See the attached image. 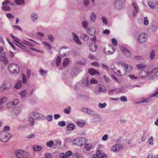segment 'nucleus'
Segmentation results:
<instances>
[{
	"instance_id": "f257e3e1",
	"label": "nucleus",
	"mask_w": 158,
	"mask_h": 158,
	"mask_svg": "<svg viewBox=\"0 0 158 158\" xmlns=\"http://www.w3.org/2000/svg\"><path fill=\"white\" fill-rule=\"evenodd\" d=\"M8 68L12 73L17 74L20 70L19 66L15 63L10 64L8 66Z\"/></svg>"
},
{
	"instance_id": "f03ea898",
	"label": "nucleus",
	"mask_w": 158,
	"mask_h": 158,
	"mask_svg": "<svg viewBox=\"0 0 158 158\" xmlns=\"http://www.w3.org/2000/svg\"><path fill=\"white\" fill-rule=\"evenodd\" d=\"M12 136V135L8 133H6L4 131L0 132V140L6 143Z\"/></svg>"
},
{
	"instance_id": "7ed1b4c3",
	"label": "nucleus",
	"mask_w": 158,
	"mask_h": 158,
	"mask_svg": "<svg viewBox=\"0 0 158 158\" xmlns=\"http://www.w3.org/2000/svg\"><path fill=\"white\" fill-rule=\"evenodd\" d=\"M87 142V140L84 137H78L74 139L73 143L77 146H81L84 145Z\"/></svg>"
},
{
	"instance_id": "20e7f679",
	"label": "nucleus",
	"mask_w": 158,
	"mask_h": 158,
	"mask_svg": "<svg viewBox=\"0 0 158 158\" xmlns=\"http://www.w3.org/2000/svg\"><path fill=\"white\" fill-rule=\"evenodd\" d=\"M148 36L147 34L141 33L138 35L137 40L140 44H143L146 42L148 40Z\"/></svg>"
},
{
	"instance_id": "39448f33",
	"label": "nucleus",
	"mask_w": 158,
	"mask_h": 158,
	"mask_svg": "<svg viewBox=\"0 0 158 158\" xmlns=\"http://www.w3.org/2000/svg\"><path fill=\"white\" fill-rule=\"evenodd\" d=\"M16 156L19 158H26L28 156V153L21 150H18L15 152Z\"/></svg>"
},
{
	"instance_id": "423d86ee",
	"label": "nucleus",
	"mask_w": 158,
	"mask_h": 158,
	"mask_svg": "<svg viewBox=\"0 0 158 158\" xmlns=\"http://www.w3.org/2000/svg\"><path fill=\"white\" fill-rule=\"evenodd\" d=\"M11 87V84L10 82H5L0 87V93L3 92L5 89L9 90Z\"/></svg>"
},
{
	"instance_id": "0eeeda50",
	"label": "nucleus",
	"mask_w": 158,
	"mask_h": 158,
	"mask_svg": "<svg viewBox=\"0 0 158 158\" xmlns=\"http://www.w3.org/2000/svg\"><path fill=\"white\" fill-rule=\"evenodd\" d=\"M123 146L122 144L118 143L113 146L111 150L113 152H116L119 151L120 150L123 149Z\"/></svg>"
},
{
	"instance_id": "6e6552de",
	"label": "nucleus",
	"mask_w": 158,
	"mask_h": 158,
	"mask_svg": "<svg viewBox=\"0 0 158 158\" xmlns=\"http://www.w3.org/2000/svg\"><path fill=\"white\" fill-rule=\"evenodd\" d=\"M29 114L30 116H32L35 120H38L42 118V114L36 112H32Z\"/></svg>"
},
{
	"instance_id": "1a4fd4ad",
	"label": "nucleus",
	"mask_w": 158,
	"mask_h": 158,
	"mask_svg": "<svg viewBox=\"0 0 158 158\" xmlns=\"http://www.w3.org/2000/svg\"><path fill=\"white\" fill-rule=\"evenodd\" d=\"M106 90V89L104 86H100L95 88L94 93L96 94H98L102 92H105Z\"/></svg>"
},
{
	"instance_id": "9d476101",
	"label": "nucleus",
	"mask_w": 158,
	"mask_h": 158,
	"mask_svg": "<svg viewBox=\"0 0 158 158\" xmlns=\"http://www.w3.org/2000/svg\"><path fill=\"white\" fill-rule=\"evenodd\" d=\"M121 49L123 54L127 56L128 57L131 56V52L125 47L123 46H121Z\"/></svg>"
},
{
	"instance_id": "9b49d317",
	"label": "nucleus",
	"mask_w": 158,
	"mask_h": 158,
	"mask_svg": "<svg viewBox=\"0 0 158 158\" xmlns=\"http://www.w3.org/2000/svg\"><path fill=\"white\" fill-rule=\"evenodd\" d=\"M72 155V152L70 151H69L67 152L65 154L63 153H60V158H68V156H71Z\"/></svg>"
},
{
	"instance_id": "f8f14e48",
	"label": "nucleus",
	"mask_w": 158,
	"mask_h": 158,
	"mask_svg": "<svg viewBox=\"0 0 158 158\" xmlns=\"http://www.w3.org/2000/svg\"><path fill=\"white\" fill-rule=\"evenodd\" d=\"M20 112V109L18 107H16L13 109L11 111V114L14 117H17Z\"/></svg>"
},
{
	"instance_id": "ddd939ff",
	"label": "nucleus",
	"mask_w": 158,
	"mask_h": 158,
	"mask_svg": "<svg viewBox=\"0 0 158 158\" xmlns=\"http://www.w3.org/2000/svg\"><path fill=\"white\" fill-rule=\"evenodd\" d=\"M82 85L83 86L87 87L89 85V78L87 76H85L83 78L82 81Z\"/></svg>"
},
{
	"instance_id": "4468645a",
	"label": "nucleus",
	"mask_w": 158,
	"mask_h": 158,
	"mask_svg": "<svg viewBox=\"0 0 158 158\" xmlns=\"http://www.w3.org/2000/svg\"><path fill=\"white\" fill-rule=\"evenodd\" d=\"M72 36L73 37V40H74L77 44H81V43L80 41V40L79 39V37L78 35L75 34L73 32L72 33Z\"/></svg>"
},
{
	"instance_id": "2eb2a0df",
	"label": "nucleus",
	"mask_w": 158,
	"mask_h": 158,
	"mask_svg": "<svg viewBox=\"0 0 158 158\" xmlns=\"http://www.w3.org/2000/svg\"><path fill=\"white\" fill-rule=\"evenodd\" d=\"M132 5L133 6L135 10V11H134L133 12V15L135 16L138 12V6L135 2H132Z\"/></svg>"
},
{
	"instance_id": "dca6fc26",
	"label": "nucleus",
	"mask_w": 158,
	"mask_h": 158,
	"mask_svg": "<svg viewBox=\"0 0 158 158\" xmlns=\"http://www.w3.org/2000/svg\"><path fill=\"white\" fill-rule=\"evenodd\" d=\"M115 5V7L118 9H120L123 7V4L120 0L116 1Z\"/></svg>"
},
{
	"instance_id": "f3484780",
	"label": "nucleus",
	"mask_w": 158,
	"mask_h": 158,
	"mask_svg": "<svg viewBox=\"0 0 158 158\" xmlns=\"http://www.w3.org/2000/svg\"><path fill=\"white\" fill-rule=\"evenodd\" d=\"M97 47L96 44H93V43L90 44L89 46V49L93 52H95L96 51Z\"/></svg>"
},
{
	"instance_id": "a211bd4d",
	"label": "nucleus",
	"mask_w": 158,
	"mask_h": 158,
	"mask_svg": "<svg viewBox=\"0 0 158 158\" xmlns=\"http://www.w3.org/2000/svg\"><path fill=\"white\" fill-rule=\"evenodd\" d=\"M29 126V125L27 124H22L19 125L17 128V129L18 130H23L25 129L26 128L28 127Z\"/></svg>"
},
{
	"instance_id": "6ab92c4d",
	"label": "nucleus",
	"mask_w": 158,
	"mask_h": 158,
	"mask_svg": "<svg viewBox=\"0 0 158 158\" xmlns=\"http://www.w3.org/2000/svg\"><path fill=\"white\" fill-rule=\"evenodd\" d=\"M68 130L71 131L73 130L75 127V125L73 123H69L66 127Z\"/></svg>"
},
{
	"instance_id": "aec40b11",
	"label": "nucleus",
	"mask_w": 158,
	"mask_h": 158,
	"mask_svg": "<svg viewBox=\"0 0 158 158\" xmlns=\"http://www.w3.org/2000/svg\"><path fill=\"white\" fill-rule=\"evenodd\" d=\"M34 119H35L33 118V117L30 116V114H29L28 122L31 126H32L34 125L35 124Z\"/></svg>"
},
{
	"instance_id": "412c9836",
	"label": "nucleus",
	"mask_w": 158,
	"mask_h": 158,
	"mask_svg": "<svg viewBox=\"0 0 158 158\" xmlns=\"http://www.w3.org/2000/svg\"><path fill=\"white\" fill-rule=\"evenodd\" d=\"M89 73L91 75H93L96 74H97L98 75H100V73L94 70L93 69L91 68L89 69Z\"/></svg>"
},
{
	"instance_id": "4be33fe9",
	"label": "nucleus",
	"mask_w": 158,
	"mask_h": 158,
	"mask_svg": "<svg viewBox=\"0 0 158 158\" xmlns=\"http://www.w3.org/2000/svg\"><path fill=\"white\" fill-rule=\"evenodd\" d=\"M148 75L147 72L143 70H141L139 73V77L141 78H143L146 77Z\"/></svg>"
},
{
	"instance_id": "5701e85b",
	"label": "nucleus",
	"mask_w": 158,
	"mask_h": 158,
	"mask_svg": "<svg viewBox=\"0 0 158 158\" xmlns=\"http://www.w3.org/2000/svg\"><path fill=\"white\" fill-rule=\"evenodd\" d=\"M31 18H32V21L34 22H36L38 18V15L35 13H33L31 15Z\"/></svg>"
},
{
	"instance_id": "b1692460",
	"label": "nucleus",
	"mask_w": 158,
	"mask_h": 158,
	"mask_svg": "<svg viewBox=\"0 0 158 158\" xmlns=\"http://www.w3.org/2000/svg\"><path fill=\"white\" fill-rule=\"evenodd\" d=\"M0 60L2 62H6V54L5 52H3L0 55Z\"/></svg>"
},
{
	"instance_id": "393cba45",
	"label": "nucleus",
	"mask_w": 158,
	"mask_h": 158,
	"mask_svg": "<svg viewBox=\"0 0 158 158\" xmlns=\"http://www.w3.org/2000/svg\"><path fill=\"white\" fill-rule=\"evenodd\" d=\"M8 98L6 97H0V104L2 105L5 103L7 101Z\"/></svg>"
},
{
	"instance_id": "a878e982",
	"label": "nucleus",
	"mask_w": 158,
	"mask_h": 158,
	"mask_svg": "<svg viewBox=\"0 0 158 158\" xmlns=\"http://www.w3.org/2000/svg\"><path fill=\"white\" fill-rule=\"evenodd\" d=\"M148 77H149L150 79H154L157 77L153 70L148 74Z\"/></svg>"
},
{
	"instance_id": "bb28decb",
	"label": "nucleus",
	"mask_w": 158,
	"mask_h": 158,
	"mask_svg": "<svg viewBox=\"0 0 158 158\" xmlns=\"http://www.w3.org/2000/svg\"><path fill=\"white\" fill-rule=\"evenodd\" d=\"M152 94L150 95L149 97L148 98L143 99L142 100L139 102V103L147 102L149 101H151V98L152 97Z\"/></svg>"
},
{
	"instance_id": "cd10ccee",
	"label": "nucleus",
	"mask_w": 158,
	"mask_h": 158,
	"mask_svg": "<svg viewBox=\"0 0 158 158\" xmlns=\"http://www.w3.org/2000/svg\"><path fill=\"white\" fill-rule=\"evenodd\" d=\"M88 32L89 34L92 35L95 33V29L94 28H89L88 30Z\"/></svg>"
},
{
	"instance_id": "c85d7f7f",
	"label": "nucleus",
	"mask_w": 158,
	"mask_h": 158,
	"mask_svg": "<svg viewBox=\"0 0 158 158\" xmlns=\"http://www.w3.org/2000/svg\"><path fill=\"white\" fill-rule=\"evenodd\" d=\"M81 39H83L85 41H87L89 39V36L86 34L83 33L80 35Z\"/></svg>"
},
{
	"instance_id": "c756f323",
	"label": "nucleus",
	"mask_w": 158,
	"mask_h": 158,
	"mask_svg": "<svg viewBox=\"0 0 158 158\" xmlns=\"http://www.w3.org/2000/svg\"><path fill=\"white\" fill-rule=\"evenodd\" d=\"M96 15L94 13H92L90 16V20L92 22H94L96 19Z\"/></svg>"
},
{
	"instance_id": "7c9ffc66",
	"label": "nucleus",
	"mask_w": 158,
	"mask_h": 158,
	"mask_svg": "<svg viewBox=\"0 0 158 158\" xmlns=\"http://www.w3.org/2000/svg\"><path fill=\"white\" fill-rule=\"evenodd\" d=\"M27 91L26 90H24L22 91L21 92L19 93L20 95H21V97L22 98H25L26 95L27 94Z\"/></svg>"
},
{
	"instance_id": "2f4dec72",
	"label": "nucleus",
	"mask_w": 158,
	"mask_h": 158,
	"mask_svg": "<svg viewBox=\"0 0 158 158\" xmlns=\"http://www.w3.org/2000/svg\"><path fill=\"white\" fill-rule=\"evenodd\" d=\"M147 66L143 64H137L136 67L138 69H145L147 68Z\"/></svg>"
},
{
	"instance_id": "473e14b6",
	"label": "nucleus",
	"mask_w": 158,
	"mask_h": 158,
	"mask_svg": "<svg viewBox=\"0 0 158 158\" xmlns=\"http://www.w3.org/2000/svg\"><path fill=\"white\" fill-rule=\"evenodd\" d=\"M22 82L21 81H19L17 83H16L15 85L14 86V87L16 89H20L21 86Z\"/></svg>"
},
{
	"instance_id": "72a5a7b5",
	"label": "nucleus",
	"mask_w": 158,
	"mask_h": 158,
	"mask_svg": "<svg viewBox=\"0 0 158 158\" xmlns=\"http://www.w3.org/2000/svg\"><path fill=\"white\" fill-rule=\"evenodd\" d=\"M148 135L146 134V131H144L143 132V136L142 137L141 141L142 142H144L147 139V136Z\"/></svg>"
},
{
	"instance_id": "f704fd0d",
	"label": "nucleus",
	"mask_w": 158,
	"mask_h": 158,
	"mask_svg": "<svg viewBox=\"0 0 158 158\" xmlns=\"http://www.w3.org/2000/svg\"><path fill=\"white\" fill-rule=\"evenodd\" d=\"M121 64L122 65L124 66L125 68L126 71V72L127 71V69L129 68H130V69L131 70L132 69V66H128V64L122 62L121 63Z\"/></svg>"
},
{
	"instance_id": "c9c22d12",
	"label": "nucleus",
	"mask_w": 158,
	"mask_h": 158,
	"mask_svg": "<svg viewBox=\"0 0 158 158\" xmlns=\"http://www.w3.org/2000/svg\"><path fill=\"white\" fill-rule=\"evenodd\" d=\"M42 148V147L40 146L36 145L34 146L33 147V150L35 151H38L40 150Z\"/></svg>"
},
{
	"instance_id": "e433bc0d",
	"label": "nucleus",
	"mask_w": 158,
	"mask_h": 158,
	"mask_svg": "<svg viewBox=\"0 0 158 158\" xmlns=\"http://www.w3.org/2000/svg\"><path fill=\"white\" fill-rule=\"evenodd\" d=\"M69 62V60L68 58H65L63 61V65L64 67H65L68 64Z\"/></svg>"
},
{
	"instance_id": "4c0bfd02",
	"label": "nucleus",
	"mask_w": 158,
	"mask_h": 158,
	"mask_svg": "<svg viewBox=\"0 0 158 158\" xmlns=\"http://www.w3.org/2000/svg\"><path fill=\"white\" fill-rule=\"evenodd\" d=\"M87 114L94 116H95L97 115V114L96 112L89 109Z\"/></svg>"
},
{
	"instance_id": "58836bf2",
	"label": "nucleus",
	"mask_w": 158,
	"mask_h": 158,
	"mask_svg": "<svg viewBox=\"0 0 158 158\" xmlns=\"http://www.w3.org/2000/svg\"><path fill=\"white\" fill-rule=\"evenodd\" d=\"M102 152L100 150H98L97 151V153L99 154V155H100V156L101 158H106L107 157V156L106 154H102Z\"/></svg>"
},
{
	"instance_id": "ea45409f",
	"label": "nucleus",
	"mask_w": 158,
	"mask_h": 158,
	"mask_svg": "<svg viewBox=\"0 0 158 158\" xmlns=\"http://www.w3.org/2000/svg\"><path fill=\"white\" fill-rule=\"evenodd\" d=\"M46 145L47 147L51 148L54 145V143L52 141L50 140L46 143Z\"/></svg>"
},
{
	"instance_id": "a19ab883",
	"label": "nucleus",
	"mask_w": 158,
	"mask_h": 158,
	"mask_svg": "<svg viewBox=\"0 0 158 158\" xmlns=\"http://www.w3.org/2000/svg\"><path fill=\"white\" fill-rule=\"evenodd\" d=\"M155 56V52L154 50H152L151 52L150 55V58L151 60H153L154 57V56Z\"/></svg>"
},
{
	"instance_id": "79ce46f5",
	"label": "nucleus",
	"mask_w": 158,
	"mask_h": 158,
	"mask_svg": "<svg viewBox=\"0 0 158 158\" xmlns=\"http://www.w3.org/2000/svg\"><path fill=\"white\" fill-rule=\"evenodd\" d=\"M6 107L8 108H12L15 107V106H14L12 102H8L6 104Z\"/></svg>"
},
{
	"instance_id": "37998d69",
	"label": "nucleus",
	"mask_w": 158,
	"mask_h": 158,
	"mask_svg": "<svg viewBox=\"0 0 158 158\" xmlns=\"http://www.w3.org/2000/svg\"><path fill=\"white\" fill-rule=\"evenodd\" d=\"M93 119L94 120V122H97L98 121H100L101 120V118L98 116V115L97 114V115Z\"/></svg>"
},
{
	"instance_id": "c03bdc74",
	"label": "nucleus",
	"mask_w": 158,
	"mask_h": 158,
	"mask_svg": "<svg viewBox=\"0 0 158 158\" xmlns=\"http://www.w3.org/2000/svg\"><path fill=\"white\" fill-rule=\"evenodd\" d=\"M71 110V108L70 106L67 107V108L64 109V112L65 113L69 114L70 113V112Z\"/></svg>"
},
{
	"instance_id": "a18cd8bd",
	"label": "nucleus",
	"mask_w": 158,
	"mask_h": 158,
	"mask_svg": "<svg viewBox=\"0 0 158 158\" xmlns=\"http://www.w3.org/2000/svg\"><path fill=\"white\" fill-rule=\"evenodd\" d=\"M61 58L60 57L58 56L57 57L56 60V64L57 66H59L60 63Z\"/></svg>"
},
{
	"instance_id": "49530a36",
	"label": "nucleus",
	"mask_w": 158,
	"mask_h": 158,
	"mask_svg": "<svg viewBox=\"0 0 158 158\" xmlns=\"http://www.w3.org/2000/svg\"><path fill=\"white\" fill-rule=\"evenodd\" d=\"M43 43L47 49L50 50L51 49V45L49 44L46 42H44Z\"/></svg>"
},
{
	"instance_id": "de8ad7c7",
	"label": "nucleus",
	"mask_w": 158,
	"mask_h": 158,
	"mask_svg": "<svg viewBox=\"0 0 158 158\" xmlns=\"http://www.w3.org/2000/svg\"><path fill=\"white\" fill-rule=\"evenodd\" d=\"M151 29L152 32H155L157 29V27L156 25L153 24L151 26Z\"/></svg>"
},
{
	"instance_id": "09e8293b",
	"label": "nucleus",
	"mask_w": 158,
	"mask_h": 158,
	"mask_svg": "<svg viewBox=\"0 0 158 158\" xmlns=\"http://www.w3.org/2000/svg\"><path fill=\"white\" fill-rule=\"evenodd\" d=\"M149 6L152 9H154L155 7V4L151 1H149L148 2Z\"/></svg>"
},
{
	"instance_id": "8fccbe9b",
	"label": "nucleus",
	"mask_w": 158,
	"mask_h": 158,
	"mask_svg": "<svg viewBox=\"0 0 158 158\" xmlns=\"http://www.w3.org/2000/svg\"><path fill=\"white\" fill-rule=\"evenodd\" d=\"M2 8V10L5 11H9L10 10V7L8 6H3Z\"/></svg>"
},
{
	"instance_id": "3c124183",
	"label": "nucleus",
	"mask_w": 158,
	"mask_h": 158,
	"mask_svg": "<svg viewBox=\"0 0 158 158\" xmlns=\"http://www.w3.org/2000/svg\"><path fill=\"white\" fill-rule=\"evenodd\" d=\"M74 158H83L82 155L78 152L74 154Z\"/></svg>"
},
{
	"instance_id": "603ef678",
	"label": "nucleus",
	"mask_w": 158,
	"mask_h": 158,
	"mask_svg": "<svg viewBox=\"0 0 158 158\" xmlns=\"http://www.w3.org/2000/svg\"><path fill=\"white\" fill-rule=\"evenodd\" d=\"M22 82L23 84L26 83L27 81L26 80L27 79L26 78V76L23 73L22 74Z\"/></svg>"
},
{
	"instance_id": "864d4df0",
	"label": "nucleus",
	"mask_w": 158,
	"mask_h": 158,
	"mask_svg": "<svg viewBox=\"0 0 158 158\" xmlns=\"http://www.w3.org/2000/svg\"><path fill=\"white\" fill-rule=\"evenodd\" d=\"M15 2L16 4L21 5L24 3V0H15Z\"/></svg>"
},
{
	"instance_id": "5fc2aeb1",
	"label": "nucleus",
	"mask_w": 158,
	"mask_h": 158,
	"mask_svg": "<svg viewBox=\"0 0 158 158\" xmlns=\"http://www.w3.org/2000/svg\"><path fill=\"white\" fill-rule=\"evenodd\" d=\"M39 73L42 76H44L45 75H46L47 74V72L46 71H45L43 69H41L39 71Z\"/></svg>"
},
{
	"instance_id": "6e6d98bb",
	"label": "nucleus",
	"mask_w": 158,
	"mask_h": 158,
	"mask_svg": "<svg viewBox=\"0 0 158 158\" xmlns=\"http://www.w3.org/2000/svg\"><path fill=\"white\" fill-rule=\"evenodd\" d=\"M37 38L39 39H42L44 36V34L41 32H38L37 33Z\"/></svg>"
},
{
	"instance_id": "4d7b16f0",
	"label": "nucleus",
	"mask_w": 158,
	"mask_h": 158,
	"mask_svg": "<svg viewBox=\"0 0 158 158\" xmlns=\"http://www.w3.org/2000/svg\"><path fill=\"white\" fill-rule=\"evenodd\" d=\"M58 125L60 127H64L65 126L66 123L65 121H62L59 122L58 123Z\"/></svg>"
},
{
	"instance_id": "13d9d810",
	"label": "nucleus",
	"mask_w": 158,
	"mask_h": 158,
	"mask_svg": "<svg viewBox=\"0 0 158 158\" xmlns=\"http://www.w3.org/2000/svg\"><path fill=\"white\" fill-rule=\"evenodd\" d=\"M106 104L104 103L103 104L99 103L98 104V107L100 108H104L106 106Z\"/></svg>"
},
{
	"instance_id": "bf43d9fd",
	"label": "nucleus",
	"mask_w": 158,
	"mask_h": 158,
	"mask_svg": "<svg viewBox=\"0 0 158 158\" xmlns=\"http://www.w3.org/2000/svg\"><path fill=\"white\" fill-rule=\"evenodd\" d=\"M149 23V21L147 17H145L144 18L143 24L145 26H147Z\"/></svg>"
},
{
	"instance_id": "052dcab7",
	"label": "nucleus",
	"mask_w": 158,
	"mask_h": 158,
	"mask_svg": "<svg viewBox=\"0 0 158 158\" xmlns=\"http://www.w3.org/2000/svg\"><path fill=\"white\" fill-rule=\"evenodd\" d=\"M120 99L121 101L123 102H126L127 101V97L124 96H121L120 97Z\"/></svg>"
},
{
	"instance_id": "680f3d73",
	"label": "nucleus",
	"mask_w": 158,
	"mask_h": 158,
	"mask_svg": "<svg viewBox=\"0 0 158 158\" xmlns=\"http://www.w3.org/2000/svg\"><path fill=\"white\" fill-rule=\"evenodd\" d=\"M82 24L83 27L85 29H86L88 27V24L85 21H84L82 22Z\"/></svg>"
},
{
	"instance_id": "e2e57ef3",
	"label": "nucleus",
	"mask_w": 158,
	"mask_h": 158,
	"mask_svg": "<svg viewBox=\"0 0 158 158\" xmlns=\"http://www.w3.org/2000/svg\"><path fill=\"white\" fill-rule=\"evenodd\" d=\"M27 78L29 79L30 78V76L31 74V70L30 69H27Z\"/></svg>"
},
{
	"instance_id": "0e129e2a",
	"label": "nucleus",
	"mask_w": 158,
	"mask_h": 158,
	"mask_svg": "<svg viewBox=\"0 0 158 158\" xmlns=\"http://www.w3.org/2000/svg\"><path fill=\"white\" fill-rule=\"evenodd\" d=\"M92 147V146L89 144H86L85 145V148L87 151L90 150Z\"/></svg>"
},
{
	"instance_id": "69168bd1",
	"label": "nucleus",
	"mask_w": 158,
	"mask_h": 158,
	"mask_svg": "<svg viewBox=\"0 0 158 158\" xmlns=\"http://www.w3.org/2000/svg\"><path fill=\"white\" fill-rule=\"evenodd\" d=\"M46 119L48 121L51 122L52 119V115H48L47 116Z\"/></svg>"
},
{
	"instance_id": "338daca9",
	"label": "nucleus",
	"mask_w": 158,
	"mask_h": 158,
	"mask_svg": "<svg viewBox=\"0 0 158 158\" xmlns=\"http://www.w3.org/2000/svg\"><path fill=\"white\" fill-rule=\"evenodd\" d=\"M153 137L152 136H151L149 139L148 140V142L149 143V144L151 145H152L154 143L153 142Z\"/></svg>"
},
{
	"instance_id": "774afa93",
	"label": "nucleus",
	"mask_w": 158,
	"mask_h": 158,
	"mask_svg": "<svg viewBox=\"0 0 158 158\" xmlns=\"http://www.w3.org/2000/svg\"><path fill=\"white\" fill-rule=\"evenodd\" d=\"M147 158H158V155H153L150 154L147 157Z\"/></svg>"
}]
</instances>
